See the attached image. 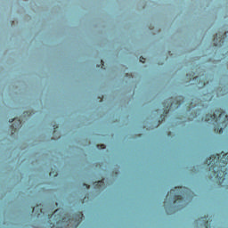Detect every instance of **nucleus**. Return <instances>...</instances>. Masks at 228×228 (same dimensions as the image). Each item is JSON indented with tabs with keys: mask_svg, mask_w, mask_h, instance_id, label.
<instances>
[{
	"mask_svg": "<svg viewBox=\"0 0 228 228\" xmlns=\"http://www.w3.org/2000/svg\"><path fill=\"white\" fill-rule=\"evenodd\" d=\"M19 138H7L2 140V167L6 165H20L26 167L28 163L38 161L44 158L46 161L63 167L69 165L72 159H79V155L83 156L86 163L94 165L101 163L104 159V152L95 144H86L83 149L77 147L66 148L61 141L49 139L47 148L40 142H33L28 148L22 149L17 145Z\"/></svg>",
	"mask_w": 228,
	"mask_h": 228,
	"instance_id": "f257e3e1",
	"label": "nucleus"
},
{
	"mask_svg": "<svg viewBox=\"0 0 228 228\" xmlns=\"http://www.w3.org/2000/svg\"><path fill=\"white\" fill-rule=\"evenodd\" d=\"M167 95L163 91H159L155 94L154 104L157 106H165L168 103V115H167V169H80V172H172V78H167Z\"/></svg>",
	"mask_w": 228,
	"mask_h": 228,
	"instance_id": "f03ea898",
	"label": "nucleus"
},
{
	"mask_svg": "<svg viewBox=\"0 0 228 228\" xmlns=\"http://www.w3.org/2000/svg\"><path fill=\"white\" fill-rule=\"evenodd\" d=\"M126 45L125 47L120 46V49L116 51L115 56L121 63L131 65L133 63L132 55L134 56L135 61H138L141 58L144 60L151 58V48L142 44V40L128 37Z\"/></svg>",
	"mask_w": 228,
	"mask_h": 228,
	"instance_id": "7ed1b4c3",
	"label": "nucleus"
},
{
	"mask_svg": "<svg viewBox=\"0 0 228 228\" xmlns=\"http://www.w3.org/2000/svg\"><path fill=\"white\" fill-rule=\"evenodd\" d=\"M4 88L7 92V94H5L7 98H3L4 94L3 91H0V108H3L4 111H12L15 106L20 104V101H22V93L15 89L12 90L10 86H4L3 90H4Z\"/></svg>",
	"mask_w": 228,
	"mask_h": 228,
	"instance_id": "20e7f679",
	"label": "nucleus"
},
{
	"mask_svg": "<svg viewBox=\"0 0 228 228\" xmlns=\"http://www.w3.org/2000/svg\"><path fill=\"white\" fill-rule=\"evenodd\" d=\"M173 213L181 211L186 208V204L191 197V191L187 187L178 186L174 187L173 190Z\"/></svg>",
	"mask_w": 228,
	"mask_h": 228,
	"instance_id": "39448f33",
	"label": "nucleus"
},
{
	"mask_svg": "<svg viewBox=\"0 0 228 228\" xmlns=\"http://www.w3.org/2000/svg\"><path fill=\"white\" fill-rule=\"evenodd\" d=\"M202 120L212 124L215 133H218L219 134L224 133V128L222 127H227L228 126V116L222 109L216 110L212 115L207 114Z\"/></svg>",
	"mask_w": 228,
	"mask_h": 228,
	"instance_id": "423d86ee",
	"label": "nucleus"
},
{
	"mask_svg": "<svg viewBox=\"0 0 228 228\" xmlns=\"http://www.w3.org/2000/svg\"><path fill=\"white\" fill-rule=\"evenodd\" d=\"M208 167V172H227L228 152L220 156V154L211 155L206 160Z\"/></svg>",
	"mask_w": 228,
	"mask_h": 228,
	"instance_id": "0eeeda50",
	"label": "nucleus"
},
{
	"mask_svg": "<svg viewBox=\"0 0 228 228\" xmlns=\"http://www.w3.org/2000/svg\"><path fill=\"white\" fill-rule=\"evenodd\" d=\"M213 175L216 177V183H218L219 186H222L224 181H225V175H227V173L214 172Z\"/></svg>",
	"mask_w": 228,
	"mask_h": 228,
	"instance_id": "6e6552de",
	"label": "nucleus"
},
{
	"mask_svg": "<svg viewBox=\"0 0 228 228\" xmlns=\"http://www.w3.org/2000/svg\"><path fill=\"white\" fill-rule=\"evenodd\" d=\"M101 58H103V60H111V56L110 54H111V50L108 49V48H102L101 50Z\"/></svg>",
	"mask_w": 228,
	"mask_h": 228,
	"instance_id": "1a4fd4ad",
	"label": "nucleus"
},
{
	"mask_svg": "<svg viewBox=\"0 0 228 228\" xmlns=\"http://www.w3.org/2000/svg\"><path fill=\"white\" fill-rule=\"evenodd\" d=\"M225 35L227 32H224L223 36L220 37V34H216V37L214 38V42H216L215 45H224V38H225Z\"/></svg>",
	"mask_w": 228,
	"mask_h": 228,
	"instance_id": "9d476101",
	"label": "nucleus"
},
{
	"mask_svg": "<svg viewBox=\"0 0 228 228\" xmlns=\"http://www.w3.org/2000/svg\"><path fill=\"white\" fill-rule=\"evenodd\" d=\"M201 227L205 228H211V225L209 224V219H208V216H203L200 219Z\"/></svg>",
	"mask_w": 228,
	"mask_h": 228,
	"instance_id": "9b49d317",
	"label": "nucleus"
},
{
	"mask_svg": "<svg viewBox=\"0 0 228 228\" xmlns=\"http://www.w3.org/2000/svg\"><path fill=\"white\" fill-rule=\"evenodd\" d=\"M94 188L96 190H104L106 188V183L104 182V179H102L101 181L95 182L94 183Z\"/></svg>",
	"mask_w": 228,
	"mask_h": 228,
	"instance_id": "f8f14e48",
	"label": "nucleus"
},
{
	"mask_svg": "<svg viewBox=\"0 0 228 228\" xmlns=\"http://www.w3.org/2000/svg\"><path fill=\"white\" fill-rule=\"evenodd\" d=\"M164 206H165V208H167V207L171 208L172 207V196H170V192H167V194L166 196V200L164 201Z\"/></svg>",
	"mask_w": 228,
	"mask_h": 228,
	"instance_id": "ddd939ff",
	"label": "nucleus"
},
{
	"mask_svg": "<svg viewBox=\"0 0 228 228\" xmlns=\"http://www.w3.org/2000/svg\"><path fill=\"white\" fill-rule=\"evenodd\" d=\"M32 213H35V215H37V216H40V215H42V213H43L42 205H37V207L33 208Z\"/></svg>",
	"mask_w": 228,
	"mask_h": 228,
	"instance_id": "4468645a",
	"label": "nucleus"
},
{
	"mask_svg": "<svg viewBox=\"0 0 228 228\" xmlns=\"http://www.w3.org/2000/svg\"><path fill=\"white\" fill-rule=\"evenodd\" d=\"M183 102H184V98H183V97H179L176 103H175V99L173 98L172 104H173V106L175 104H176V108H179V106H181V104H183Z\"/></svg>",
	"mask_w": 228,
	"mask_h": 228,
	"instance_id": "2eb2a0df",
	"label": "nucleus"
},
{
	"mask_svg": "<svg viewBox=\"0 0 228 228\" xmlns=\"http://www.w3.org/2000/svg\"><path fill=\"white\" fill-rule=\"evenodd\" d=\"M195 108V105H193V102H191L189 106L187 107V111H191Z\"/></svg>",
	"mask_w": 228,
	"mask_h": 228,
	"instance_id": "dca6fc26",
	"label": "nucleus"
},
{
	"mask_svg": "<svg viewBox=\"0 0 228 228\" xmlns=\"http://www.w3.org/2000/svg\"><path fill=\"white\" fill-rule=\"evenodd\" d=\"M159 72H160V74H162V76H165L167 74V69H165V67H163V69Z\"/></svg>",
	"mask_w": 228,
	"mask_h": 228,
	"instance_id": "f3484780",
	"label": "nucleus"
},
{
	"mask_svg": "<svg viewBox=\"0 0 228 228\" xmlns=\"http://www.w3.org/2000/svg\"><path fill=\"white\" fill-rule=\"evenodd\" d=\"M195 73H193L191 77H189V79H198L199 77H194Z\"/></svg>",
	"mask_w": 228,
	"mask_h": 228,
	"instance_id": "a211bd4d",
	"label": "nucleus"
},
{
	"mask_svg": "<svg viewBox=\"0 0 228 228\" xmlns=\"http://www.w3.org/2000/svg\"><path fill=\"white\" fill-rule=\"evenodd\" d=\"M168 8H169V12H172V2H169Z\"/></svg>",
	"mask_w": 228,
	"mask_h": 228,
	"instance_id": "6ab92c4d",
	"label": "nucleus"
},
{
	"mask_svg": "<svg viewBox=\"0 0 228 228\" xmlns=\"http://www.w3.org/2000/svg\"><path fill=\"white\" fill-rule=\"evenodd\" d=\"M168 28H169V29H172V20H170L168 21Z\"/></svg>",
	"mask_w": 228,
	"mask_h": 228,
	"instance_id": "aec40b11",
	"label": "nucleus"
},
{
	"mask_svg": "<svg viewBox=\"0 0 228 228\" xmlns=\"http://www.w3.org/2000/svg\"><path fill=\"white\" fill-rule=\"evenodd\" d=\"M84 186L86 188V190H90V185L84 183Z\"/></svg>",
	"mask_w": 228,
	"mask_h": 228,
	"instance_id": "412c9836",
	"label": "nucleus"
},
{
	"mask_svg": "<svg viewBox=\"0 0 228 228\" xmlns=\"http://www.w3.org/2000/svg\"><path fill=\"white\" fill-rule=\"evenodd\" d=\"M25 95H31V92L27 91V92L25 93Z\"/></svg>",
	"mask_w": 228,
	"mask_h": 228,
	"instance_id": "4be33fe9",
	"label": "nucleus"
},
{
	"mask_svg": "<svg viewBox=\"0 0 228 228\" xmlns=\"http://www.w3.org/2000/svg\"><path fill=\"white\" fill-rule=\"evenodd\" d=\"M159 63V65H162V67H165V61H163V62H158Z\"/></svg>",
	"mask_w": 228,
	"mask_h": 228,
	"instance_id": "5701e85b",
	"label": "nucleus"
},
{
	"mask_svg": "<svg viewBox=\"0 0 228 228\" xmlns=\"http://www.w3.org/2000/svg\"><path fill=\"white\" fill-rule=\"evenodd\" d=\"M96 70H97L98 74H101V72H102V69H96Z\"/></svg>",
	"mask_w": 228,
	"mask_h": 228,
	"instance_id": "b1692460",
	"label": "nucleus"
},
{
	"mask_svg": "<svg viewBox=\"0 0 228 228\" xmlns=\"http://www.w3.org/2000/svg\"><path fill=\"white\" fill-rule=\"evenodd\" d=\"M8 26H12V20H9Z\"/></svg>",
	"mask_w": 228,
	"mask_h": 228,
	"instance_id": "393cba45",
	"label": "nucleus"
},
{
	"mask_svg": "<svg viewBox=\"0 0 228 228\" xmlns=\"http://www.w3.org/2000/svg\"><path fill=\"white\" fill-rule=\"evenodd\" d=\"M97 47H102V45L98 44V45H97Z\"/></svg>",
	"mask_w": 228,
	"mask_h": 228,
	"instance_id": "a878e982",
	"label": "nucleus"
},
{
	"mask_svg": "<svg viewBox=\"0 0 228 228\" xmlns=\"http://www.w3.org/2000/svg\"><path fill=\"white\" fill-rule=\"evenodd\" d=\"M49 175H53V173H52V172H50V173H49Z\"/></svg>",
	"mask_w": 228,
	"mask_h": 228,
	"instance_id": "bb28decb",
	"label": "nucleus"
},
{
	"mask_svg": "<svg viewBox=\"0 0 228 228\" xmlns=\"http://www.w3.org/2000/svg\"><path fill=\"white\" fill-rule=\"evenodd\" d=\"M108 153H109L110 155H111V152L108 151Z\"/></svg>",
	"mask_w": 228,
	"mask_h": 228,
	"instance_id": "cd10ccee",
	"label": "nucleus"
},
{
	"mask_svg": "<svg viewBox=\"0 0 228 228\" xmlns=\"http://www.w3.org/2000/svg\"><path fill=\"white\" fill-rule=\"evenodd\" d=\"M208 224H211V221H210V223L208 222Z\"/></svg>",
	"mask_w": 228,
	"mask_h": 228,
	"instance_id": "c85d7f7f",
	"label": "nucleus"
}]
</instances>
